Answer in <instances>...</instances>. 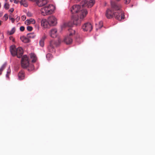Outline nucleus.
<instances>
[{
  "label": "nucleus",
  "instance_id": "obj_1",
  "mask_svg": "<svg viewBox=\"0 0 155 155\" xmlns=\"http://www.w3.org/2000/svg\"><path fill=\"white\" fill-rule=\"evenodd\" d=\"M111 9H108L106 11L105 15L106 17L110 19L114 17L120 21L124 18V15L121 10V6L115 2H111Z\"/></svg>",
  "mask_w": 155,
  "mask_h": 155
},
{
  "label": "nucleus",
  "instance_id": "obj_2",
  "mask_svg": "<svg viewBox=\"0 0 155 155\" xmlns=\"http://www.w3.org/2000/svg\"><path fill=\"white\" fill-rule=\"evenodd\" d=\"M95 3L94 0H90L88 1H84L82 3V8L79 5H74L70 9V11L72 14H76L81 18H84L86 16L88 12L86 9L83 8V7L87 6L88 8L92 7Z\"/></svg>",
  "mask_w": 155,
  "mask_h": 155
},
{
  "label": "nucleus",
  "instance_id": "obj_3",
  "mask_svg": "<svg viewBox=\"0 0 155 155\" xmlns=\"http://www.w3.org/2000/svg\"><path fill=\"white\" fill-rule=\"evenodd\" d=\"M10 50L11 54L13 56H14L16 55L18 58H21L23 53V50L20 47L16 48L15 46H12Z\"/></svg>",
  "mask_w": 155,
  "mask_h": 155
},
{
  "label": "nucleus",
  "instance_id": "obj_4",
  "mask_svg": "<svg viewBox=\"0 0 155 155\" xmlns=\"http://www.w3.org/2000/svg\"><path fill=\"white\" fill-rule=\"evenodd\" d=\"M54 8V6L52 5H49L48 6H45L41 8V13L43 15L51 14L52 13Z\"/></svg>",
  "mask_w": 155,
  "mask_h": 155
},
{
  "label": "nucleus",
  "instance_id": "obj_5",
  "mask_svg": "<svg viewBox=\"0 0 155 155\" xmlns=\"http://www.w3.org/2000/svg\"><path fill=\"white\" fill-rule=\"evenodd\" d=\"M68 31L69 35H68L64 39V42L67 44H70L72 43V37L75 33V31L74 30L71 28L68 29Z\"/></svg>",
  "mask_w": 155,
  "mask_h": 155
},
{
  "label": "nucleus",
  "instance_id": "obj_6",
  "mask_svg": "<svg viewBox=\"0 0 155 155\" xmlns=\"http://www.w3.org/2000/svg\"><path fill=\"white\" fill-rule=\"evenodd\" d=\"M21 67L23 68H26L29 64L28 58L26 55H24L22 58L21 62Z\"/></svg>",
  "mask_w": 155,
  "mask_h": 155
},
{
  "label": "nucleus",
  "instance_id": "obj_7",
  "mask_svg": "<svg viewBox=\"0 0 155 155\" xmlns=\"http://www.w3.org/2000/svg\"><path fill=\"white\" fill-rule=\"evenodd\" d=\"M56 42L54 41H51L49 42V44L48 46V49L49 51L52 52L55 51V47L57 46Z\"/></svg>",
  "mask_w": 155,
  "mask_h": 155
},
{
  "label": "nucleus",
  "instance_id": "obj_8",
  "mask_svg": "<svg viewBox=\"0 0 155 155\" xmlns=\"http://www.w3.org/2000/svg\"><path fill=\"white\" fill-rule=\"evenodd\" d=\"M49 24L51 26L56 25L57 23V18L54 16H51L48 17V18Z\"/></svg>",
  "mask_w": 155,
  "mask_h": 155
},
{
  "label": "nucleus",
  "instance_id": "obj_9",
  "mask_svg": "<svg viewBox=\"0 0 155 155\" xmlns=\"http://www.w3.org/2000/svg\"><path fill=\"white\" fill-rule=\"evenodd\" d=\"M82 29L84 31L90 32L92 29V26L90 23H86L82 26Z\"/></svg>",
  "mask_w": 155,
  "mask_h": 155
},
{
  "label": "nucleus",
  "instance_id": "obj_10",
  "mask_svg": "<svg viewBox=\"0 0 155 155\" xmlns=\"http://www.w3.org/2000/svg\"><path fill=\"white\" fill-rule=\"evenodd\" d=\"M79 17L80 18H79L78 17H76L74 15H73L72 19L74 25L77 26L80 25L81 21L83 18H81L80 17Z\"/></svg>",
  "mask_w": 155,
  "mask_h": 155
},
{
  "label": "nucleus",
  "instance_id": "obj_11",
  "mask_svg": "<svg viewBox=\"0 0 155 155\" xmlns=\"http://www.w3.org/2000/svg\"><path fill=\"white\" fill-rule=\"evenodd\" d=\"M41 25L45 28H48L50 26L48 19L46 20L45 19H42L41 21Z\"/></svg>",
  "mask_w": 155,
  "mask_h": 155
},
{
  "label": "nucleus",
  "instance_id": "obj_12",
  "mask_svg": "<svg viewBox=\"0 0 155 155\" xmlns=\"http://www.w3.org/2000/svg\"><path fill=\"white\" fill-rule=\"evenodd\" d=\"M49 35L52 38L56 37L58 35L57 29L56 28H53L51 30L49 31Z\"/></svg>",
  "mask_w": 155,
  "mask_h": 155
},
{
  "label": "nucleus",
  "instance_id": "obj_13",
  "mask_svg": "<svg viewBox=\"0 0 155 155\" xmlns=\"http://www.w3.org/2000/svg\"><path fill=\"white\" fill-rule=\"evenodd\" d=\"M48 3L47 0H37L36 4L39 7L44 6Z\"/></svg>",
  "mask_w": 155,
  "mask_h": 155
},
{
  "label": "nucleus",
  "instance_id": "obj_14",
  "mask_svg": "<svg viewBox=\"0 0 155 155\" xmlns=\"http://www.w3.org/2000/svg\"><path fill=\"white\" fill-rule=\"evenodd\" d=\"M35 22V21L32 18L27 19L25 21V23L27 25H28L31 24H34Z\"/></svg>",
  "mask_w": 155,
  "mask_h": 155
},
{
  "label": "nucleus",
  "instance_id": "obj_15",
  "mask_svg": "<svg viewBox=\"0 0 155 155\" xmlns=\"http://www.w3.org/2000/svg\"><path fill=\"white\" fill-rule=\"evenodd\" d=\"M20 39L21 41L25 43H28L30 41V40L28 38L25 37L24 36H22L20 37Z\"/></svg>",
  "mask_w": 155,
  "mask_h": 155
},
{
  "label": "nucleus",
  "instance_id": "obj_16",
  "mask_svg": "<svg viewBox=\"0 0 155 155\" xmlns=\"http://www.w3.org/2000/svg\"><path fill=\"white\" fill-rule=\"evenodd\" d=\"M24 72L23 71H20L18 74V77L19 80H22L24 79Z\"/></svg>",
  "mask_w": 155,
  "mask_h": 155
},
{
  "label": "nucleus",
  "instance_id": "obj_17",
  "mask_svg": "<svg viewBox=\"0 0 155 155\" xmlns=\"http://www.w3.org/2000/svg\"><path fill=\"white\" fill-rule=\"evenodd\" d=\"M30 57L32 59L31 61L32 62H36L37 58L35 55L34 54H30Z\"/></svg>",
  "mask_w": 155,
  "mask_h": 155
},
{
  "label": "nucleus",
  "instance_id": "obj_18",
  "mask_svg": "<svg viewBox=\"0 0 155 155\" xmlns=\"http://www.w3.org/2000/svg\"><path fill=\"white\" fill-rule=\"evenodd\" d=\"M35 36V35L34 33H31L27 34V37L29 39L31 38H34Z\"/></svg>",
  "mask_w": 155,
  "mask_h": 155
},
{
  "label": "nucleus",
  "instance_id": "obj_19",
  "mask_svg": "<svg viewBox=\"0 0 155 155\" xmlns=\"http://www.w3.org/2000/svg\"><path fill=\"white\" fill-rule=\"evenodd\" d=\"M27 68H28V71H32L34 69V65L32 64H29Z\"/></svg>",
  "mask_w": 155,
  "mask_h": 155
},
{
  "label": "nucleus",
  "instance_id": "obj_20",
  "mask_svg": "<svg viewBox=\"0 0 155 155\" xmlns=\"http://www.w3.org/2000/svg\"><path fill=\"white\" fill-rule=\"evenodd\" d=\"M46 58L48 60H49L52 58V56L51 53H48L46 55Z\"/></svg>",
  "mask_w": 155,
  "mask_h": 155
},
{
  "label": "nucleus",
  "instance_id": "obj_21",
  "mask_svg": "<svg viewBox=\"0 0 155 155\" xmlns=\"http://www.w3.org/2000/svg\"><path fill=\"white\" fill-rule=\"evenodd\" d=\"M6 66V64H3L1 67V68L0 69V75L2 74V71L5 68Z\"/></svg>",
  "mask_w": 155,
  "mask_h": 155
},
{
  "label": "nucleus",
  "instance_id": "obj_22",
  "mask_svg": "<svg viewBox=\"0 0 155 155\" xmlns=\"http://www.w3.org/2000/svg\"><path fill=\"white\" fill-rule=\"evenodd\" d=\"M39 44L40 45L43 47L44 45V41L43 39H41L39 41Z\"/></svg>",
  "mask_w": 155,
  "mask_h": 155
},
{
  "label": "nucleus",
  "instance_id": "obj_23",
  "mask_svg": "<svg viewBox=\"0 0 155 155\" xmlns=\"http://www.w3.org/2000/svg\"><path fill=\"white\" fill-rule=\"evenodd\" d=\"M15 30L14 28H13L12 29V30L9 32V35H12L15 32Z\"/></svg>",
  "mask_w": 155,
  "mask_h": 155
},
{
  "label": "nucleus",
  "instance_id": "obj_24",
  "mask_svg": "<svg viewBox=\"0 0 155 155\" xmlns=\"http://www.w3.org/2000/svg\"><path fill=\"white\" fill-rule=\"evenodd\" d=\"M5 8L6 9H8L9 8V5L8 3H5L4 5Z\"/></svg>",
  "mask_w": 155,
  "mask_h": 155
},
{
  "label": "nucleus",
  "instance_id": "obj_25",
  "mask_svg": "<svg viewBox=\"0 0 155 155\" xmlns=\"http://www.w3.org/2000/svg\"><path fill=\"white\" fill-rule=\"evenodd\" d=\"M27 30L29 31H31L32 30L33 28L30 26H28L27 28Z\"/></svg>",
  "mask_w": 155,
  "mask_h": 155
},
{
  "label": "nucleus",
  "instance_id": "obj_26",
  "mask_svg": "<svg viewBox=\"0 0 155 155\" xmlns=\"http://www.w3.org/2000/svg\"><path fill=\"white\" fill-rule=\"evenodd\" d=\"M20 4L21 5H23L25 7H27L28 6V5L26 2Z\"/></svg>",
  "mask_w": 155,
  "mask_h": 155
},
{
  "label": "nucleus",
  "instance_id": "obj_27",
  "mask_svg": "<svg viewBox=\"0 0 155 155\" xmlns=\"http://www.w3.org/2000/svg\"><path fill=\"white\" fill-rule=\"evenodd\" d=\"M27 16L29 17H31L32 15V14L30 12H28L27 14Z\"/></svg>",
  "mask_w": 155,
  "mask_h": 155
},
{
  "label": "nucleus",
  "instance_id": "obj_28",
  "mask_svg": "<svg viewBox=\"0 0 155 155\" xmlns=\"http://www.w3.org/2000/svg\"><path fill=\"white\" fill-rule=\"evenodd\" d=\"M99 28H101L103 26V22L102 21H100L99 22Z\"/></svg>",
  "mask_w": 155,
  "mask_h": 155
},
{
  "label": "nucleus",
  "instance_id": "obj_29",
  "mask_svg": "<svg viewBox=\"0 0 155 155\" xmlns=\"http://www.w3.org/2000/svg\"><path fill=\"white\" fill-rule=\"evenodd\" d=\"M3 18H5V21L7 20L8 18V15L7 14H5L3 17Z\"/></svg>",
  "mask_w": 155,
  "mask_h": 155
},
{
  "label": "nucleus",
  "instance_id": "obj_30",
  "mask_svg": "<svg viewBox=\"0 0 155 155\" xmlns=\"http://www.w3.org/2000/svg\"><path fill=\"white\" fill-rule=\"evenodd\" d=\"M25 28L23 26H21L20 28V30L22 31H24L25 30Z\"/></svg>",
  "mask_w": 155,
  "mask_h": 155
},
{
  "label": "nucleus",
  "instance_id": "obj_31",
  "mask_svg": "<svg viewBox=\"0 0 155 155\" xmlns=\"http://www.w3.org/2000/svg\"><path fill=\"white\" fill-rule=\"evenodd\" d=\"M9 19L11 20L12 22L13 23L14 22L15 20V19L12 18H11L10 16L9 17Z\"/></svg>",
  "mask_w": 155,
  "mask_h": 155
},
{
  "label": "nucleus",
  "instance_id": "obj_32",
  "mask_svg": "<svg viewBox=\"0 0 155 155\" xmlns=\"http://www.w3.org/2000/svg\"><path fill=\"white\" fill-rule=\"evenodd\" d=\"M26 17L25 15H23L21 17V19L23 20L24 21L26 19Z\"/></svg>",
  "mask_w": 155,
  "mask_h": 155
},
{
  "label": "nucleus",
  "instance_id": "obj_33",
  "mask_svg": "<svg viewBox=\"0 0 155 155\" xmlns=\"http://www.w3.org/2000/svg\"><path fill=\"white\" fill-rule=\"evenodd\" d=\"M124 1H125V4H128L130 3V0H124Z\"/></svg>",
  "mask_w": 155,
  "mask_h": 155
},
{
  "label": "nucleus",
  "instance_id": "obj_34",
  "mask_svg": "<svg viewBox=\"0 0 155 155\" xmlns=\"http://www.w3.org/2000/svg\"><path fill=\"white\" fill-rule=\"evenodd\" d=\"M47 36L45 34L44 35L43 37L41 39H43V41L46 38Z\"/></svg>",
  "mask_w": 155,
  "mask_h": 155
},
{
  "label": "nucleus",
  "instance_id": "obj_35",
  "mask_svg": "<svg viewBox=\"0 0 155 155\" xmlns=\"http://www.w3.org/2000/svg\"><path fill=\"white\" fill-rule=\"evenodd\" d=\"M67 25L69 27H71L72 26V24L71 22H68V23Z\"/></svg>",
  "mask_w": 155,
  "mask_h": 155
},
{
  "label": "nucleus",
  "instance_id": "obj_36",
  "mask_svg": "<svg viewBox=\"0 0 155 155\" xmlns=\"http://www.w3.org/2000/svg\"><path fill=\"white\" fill-rule=\"evenodd\" d=\"M14 3L16 4H17L19 2L18 0H14Z\"/></svg>",
  "mask_w": 155,
  "mask_h": 155
},
{
  "label": "nucleus",
  "instance_id": "obj_37",
  "mask_svg": "<svg viewBox=\"0 0 155 155\" xmlns=\"http://www.w3.org/2000/svg\"><path fill=\"white\" fill-rule=\"evenodd\" d=\"M14 9L13 8H11L9 10V11L11 12H12L14 11Z\"/></svg>",
  "mask_w": 155,
  "mask_h": 155
},
{
  "label": "nucleus",
  "instance_id": "obj_38",
  "mask_svg": "<svg viewBox=\"0 0 155 155\" xmlns=\"http://www.w3.org/2000/svg\"><path fill=\"white\" fill-rule=\"evenodd\" d=\"M26 2L25 0H21L20 1V3H23L25 2Z\"/></svg>",
  "mask_w": 155,
  "mask_h": 155
},
{
  "label": "nucleus",
  "instance_id": "obj_39",
  "mask_svg": "<svg viewBox=\"0 0 155 155\" xmlns=\"http://www.w3.org/2000/svg\"><path fill=\"white\" fill-rule=\"evenodd\" d=\"M2 22V21H1L0 20V25H1Z\"/></svg>",
  "mask_w": 155,
  "mask_h": 155
},
{
  "label": "nucleus",
  "instance_id": "obj_40",
  "mask_svg": "<svg viewBox=\"0 0 155 155\" xmlns=\"http://www.w3.org/2000/svg\"><path fill=\"white\" fill-rule=\"evenodd\" d=\"M14 0H10L11 2H12Z\"/></svg>",
  "mask_w": 155,
  "mask_h": 155
},
{
  "label": "nucleus",
  "instance_id": "obj_41",
  "mask_svg": "<svg viewBox=\"0 0 155 155\" xmlns=\"http://www.w3.org/2000/svg\"><path fill=\"white\" fill-rule=\"evenodd\" d=\"M6 76L7 77H8L7 74L6 75Z\"/></svg>",
  "mask_w": 155,
  "mask_h": 155
}]
</instances>
